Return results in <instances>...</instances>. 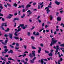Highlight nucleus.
<instances>
[{
	"label": "nucleus",
	"mask_w": 64,
	"mask_h": 64,
	"mask_svg": "<svg viewBox=\"0 0 64 64\" xmlns=\"http://www.w3.org/2000/svg\"><path fill=\"white\" fill-rule=\"evenodd\" d=\"M52 41L51 42V44H50V46H52L53 45H54L55 44H56L57 42V40H55L54 38H52Z\"/></svg>",
	"instance_id": "f257e3e1"
},
{
	"label": "nucleus",
	"mask_w": 64,
	"mask_h": 64,
	"mask_svg": "<svg viewBox=\"0 0 64 64\" xmlns=\"http://www.w3.org/2000/svg\"><path fill=\"white\" fill-rule=\"evenodd\" d=\"M21 30V28H19L18 29V30H16L15 33H14V35H15L16 36H18V34H17L18 33V32H19Z\"/></svg>",
	"instance_id": "f03ea898"
},
{
	"label": "nucleus",
	"mask_w": 64,
	"mask_h": 64,
	"mask_svg": "<svg viewBox=\"0 0 64 64\" xmlns=\"http://www.w3.org/2000/svg\"><path fill=\"white\" fill-rule=\"evenodd\" d=\"M46 13L47 14H48L49 12H50V10H49V8L47 7L46 8H45V10H46Z\"/></svg>",
	"instance_id": "7ed1b4c3"
},
{
	"label": "nucleus",
	"mask_w": 64,
	"mask_h": 64,
	"mask_svg": "<svg viewBox=\"0 0 64 64\" xmlns=\"http://www.w3.org/2000/svg\"><path fill=\"white\" fill-rule=\"evenodd\" d=\"M9 15H10V16H6V19H8H8H10L11 18V17H12L13 16V14H9Z\"/></svg>",
	"instance_id": "20e7f679"
},
{
	"label": "nucleus",
	"mask_w": 64,
	"mask_h": 64,
	"mask_svg": "<svg viewBox=\"0 0 64 64\" xmlns=\"http://www.w3.org/2000/svg\"><path fill=\"white\" fill-rule=\"evenodd\" d=\"M12 34H10L9 33V38H10L11 39H12Z\"/></svg>",
	"instance_id": "39448f33"
},
{
	"label": "nucleus",
	"mask_w": 64,
	"mask_h": 64,
	"mask_svg": "<svg viewBox=\"0 0 64 64\" xmlns=\"http://www.w3.org/2000/svg\"><path fill=\"white\" fill-rule=\"evenodd\" d=\"M27 12H29V15H27V16L28 17L29 16V15L30 14H32V12H31V11L30 10H28L27 11Z\"/></svg>",
	"instance_id": "423d86ee"
},
{
	"label": "nucleus",
	"mask_w": 64,
	"mask_h": 64,
	"mask_svg": "<svg viewBox=\"0 0 64 64\" xmlns=\"http://www.w3.org/2000/svg\"><path fill=\"white\" fill-rule=\"evenodd\" d=\"M35 53V51H32V55L34 57L36 56V54Z\"/></svg>",
	"instance_id": "0eeeda50"
},
{
	"label": "nucleus",
	"mask_w": 64,
	"mask_h": 64,
	"mask_svg": "<svg viewBox=\"0 0 64 64\" xmlns=\"http://www.w3.org/2000/svg\"><path fill=\"white\" fill-rule=\"evenodd\" d=\"M55 3L58 5H60V2H58V1H56L55 2Z\"/></svg>",
	"instance_id": "6e6552de"
},
{
	"label": "nucleus",
	"mask_w": 64,
	"mask_h": 64,
	"mask_svg": "<svg viewBox=\"0 0 64 64\" xmlns=\"http://www.w3.org/2000/svg\"><path fill=\"white\" fill-rule=\"evenodd\" d=\"M16 20H19V18H14V20H13V22H15V21Z\"/></svg>",
	"instance_id": "1a4fd4ad"
},
{
	"label": "nucleus",
	"mask_w": 64,
	"mask_h": 64,
	"mask_svg": "<svg viewBox=\"0 0 64 64\" xmlns=\"http://www.w3.org/2000/svg\"><path fill=\"white\" fill-rule=\"evenodd\" d=\"M0 59H2V60H4V61L6 62V58H5V59L2 58V56L0 57Z\"/></svg>",
	"instance_id": "9d476101"
},
{
	"label": "nucleus",
	"mask_w": 64,
	"mask_h": 64,
	"mask_svg": "<svg viewBox=\"0 0 64 64\" xmlns=\"http://www.w3.org/2000/svg\"><path fill=\"white\" fill-rule=\"evenodd\" d=\"M57 20L58 21H61V18L60 17H58L57 18Z\"/></svg>",
	"instance_id": "9b49d317"
},
{
	"label": "nucleus",
	"mask_w": 64,
	"mask_h": 64,
	"mask_svg": "<svg viewBox=\"0 0 64 64\" xmlns=\"http://www.w3.org/2000/svg\"><path fill=\"white\" fill-rule=\"evenodd\" d=\"M8 53L9 54H10V53H13L12 50H10V51H9L8 52Z\"/></svg>",
	"instance_id": "f8f14e48"
},
{
	"label": "nucleus",
	"mask_w": 64,
	"mask_h": 64,
	"mask_svg": "<svg viewBox=\"0 0 64 64\" xmlns=\"http://www.w3.org/2000/svg\"><path fill=\"white\" fill-rule=\"evenodd\" d=\"M8 60H10V61L11 60H13V61H14V59H12V58H11V57H9V58H8Z\"/></svg>",
	"instance_id": "ddd939ff"
},
{
	"label": "nucleus",
	"mask_w": 64,
	"mask_h": 64,
	"mask_svg": "<svg viewBox=\"0 0 64 64\" xmlns=\"http://www.w3.org/2000/svg\"><path fill=\"white\" fill-rule=\"evenodd\" d=\"M38 49L39 50H38V53H40V51H41V48L39 47Z\"/></svg>",
	"instance_id": "4468645a"
},
{
	"label": "nucleus",
	"mask_w": 64,
	"mask_h": 64,
	"mask_svg": "<svg viewBox=\"0 0 64 64\" xmlns=\"http://www.w3.org/2000/svg\"><path fill=\"white\" fill-rule=\"evenodd\" d=\"M13 6L15 7H17L18 5L16 3H15L14 4Z\"/></svg>",
	"instance_id": "2eb2a0df"
},
{
	"label": "nucleus",
	"mask_w": 64,
	"mask_h": 64,
	"mask_svg": "<svg viewBox=\"0 0 64 64\" xmlns=\"http://www.w3.org/2000/svg\"><path fill=\"white\" fill-rule=\"evenodd\" d=\"M10 30V29L9 28H7L6 30H5V32H8Z\"/></svg>",
	"instance_id": "dca6fc26"
},
{
	"label": "nucleus",
	"mask_w": 64,
	"mask_h": 64,
	"mask_svg": "<svg viewBox=\"0 0 64 64\" xmlns=\"http://www.w3.org/2000/svg\"><path fill=\"white\" fill-rule=\"evenodd\" d=\"M50 20H52V19H53V18L52 17V16H50Z\"/></svg>",
	"instance_id": "f3484780"
},
{
	"label": "nucleus",
	"mask_w": 64,
	"mask_h": 64,
	"mask_svg": "<svg viewBox=\"0 0 64 64\" xmlns=\"http://www.w3.org/2000/svg\"><path fill=\"white\" fill-rule=\"evenodd\" d=\"M48 54V56H52V53L51 52H50V54Z\"/></svg>",
	"instance_id": "a211bd4d"
},
{
	"label": "nucleus",
	"mask_w": 64,
	"mask_h": 64,
	"mask_svg": "<svg viewBox=\"0 0 64 64\" xmlns=\"http://www.w3.org/2000/svg\"><path fill=\"white\" fill-rule=\"evenodd\" d=\"M6 52H2V56H4V54H6Z\"/></svg>",
	"instance_id": "6ab92c4d"
},
{
	"label": "nucleus",
	"mask_w": 64,
	"mask_h": 64,
	"mask_svg": "<svg viewBox=\"0 0 64 64\" xmlns=\"http://www.w3.org/2000/svg\"><path fill=\"white\" fill-rule=\"evenodd\" d=\"M31 6V5L28 4L26 6V8H28V7H30Z\"/></svg>",
	"instance_id": "aec40b11"
},
{
	"label": "nucleus",
	"mask_w": 64,
	"mask_h": 64,
	"mask_svg": "<svg viewBox=\"0 0 64 64\" xmlns=\"http://www.w3.org/2000/svg\"><path fill=\"white\" fill-rule=\"evenodd\" d=\"M0 8L1 9H2L3 8L2 6V4H0Z\"/></svg>",
	"instance_id": "412c9836"
},
{
	"label": "nucleus",
	"mask_w": 64,
	"mask_h": 64,
	"mask_svg": "<svg viewBox=\"0 0 64 64\" xmlns=\"http://www.w3.org/2000/svg\"><path fill=\"white\" fill-rule=\"evenodd\" d=\"M28 56L30 58H32V55L31 53H30L29 54Z\"/></svg>",
	"instance_id": "4be33fe9"
},
{
	"label": "nucleus",
	"mask_w": 64,
	"mask_h": 64,
	"mask_svg": "<svg viewBox=\"0 0 64 64\" xmlns=\"http://www.w3.org/2000/svg\"><path fill=\"white\" fill-rule=\"evenodd\" d=\"M14 38L15 39H16L17 40H18L19 39V38L16 36H14Z\"/></svg>",
	"instance_id": "5701e85b"
},
{
	"label": "nucleus",
	"mask_w": 64,
	"mask_h": 64,
	"mask_svg": "<svg viewBox=\"0 0 64 64\" xmlns=\"http://www.w3.org/2000/svg\"><path fill=\"white\" fill-rule=\"evenodd\" d=\"M25 14H23V16H21V18H24V17H25Z\"/></svg>",
	"instance_id": "b1692460"
},
{
	"label": "nucleus",
	"mask_w": 64,
	"mask_h": 64,
	"mask_svg": "<svg viewBox=\"0 0 64 64\" xmlns=\"http://www.w3.org/2000/svg\"><path fill=\"white\" fill-rule=\"evenodd\" d=\"M43 59H42L40 60V62L42 64H43V63H44V61H43Z\"/></svg>",
	"instance_id": "393cba45"
},
{
	"label": "nucleus",
	"mask_w": 64,
	"mask_h": 64,
	"mask_svg": "<svg viewBox=\"0 0 64 64\" xmlns=\"http://www.w3.org/2000/svg\"><path fill=\"white\" fill-rule=\"evenodd\" d=\"M63 59L62 58H60V60H58V61H59L60 62L62 61Z\"/></svg>",
	"instance_id": "a878e982"
},
{
	"label": "nucleus",
	"mask_w": 64,
	"mask_h": 64,
	"mask_svg": "<svg viewBox=\"0 0 64 64\" xmlns=\"http://www.w3.org/2000/svg\"><path fill=\"white\" fill-rule=\"evenodd\" d=\"M8 62H6V64H11V62L10 61L8 60Z\"/></svg>",
	"instance_id": "bb28decb"
},
{
	"label": "nucleus",
	"mask_w": 64,
	"mask_h": 64,
	"mask_svg": "<svg viewBox=\"0 0 64 64\" xmlns=\"http://www.w3.org/2000/svg\"><path fill=\"white\" fill-rule=\"evenodd\" d=\"M40 34L39 32H37L36 33V34H35V35L36 36H39V35Z\"/></svg>",
	"instance_id": "cd10ccee"
},
{
	"label": "nucleus",
	"mask_w": 64,
	"mask_h": 64,
	"mask_svg": "<svg viewBox=\"0 0 64 64\" xmlns=\"http://www.w3.org/2000/svg\"><path fill=\"white\" fill-rule=\"evenodd\" d=\"M3 48L4 49H7V46H3Z\"/></svg>",
	"instance_id": "c85d7f7f"
},
{
	"label": "nucleus",
	"mask_w": 64,
	"mask_h": 64,
	"mask_svg": "<svg viewBox=\"0 0 64 64\" xmlns=\"http://www.w3.org/2000/svg\"><path fill=\"white\" fill-rule=\"evenodd\" d=\"M20 27H21L22 28V27H23L24 26V24H20Z\"/></svg>",
	"instance_id": "c756f323"
},
{
	"label": "nucleus",
	"mask_w": 64,
	"mask_h": 64,
	"mask_svg": "<svg viewBox=\"0 0 64 64\" xmlns=\"http://www.w3.org/2000/svg\"><path fill=\"white\" fill-rule=\"evenodd\" d=\"M4 51L5 52H6L8 51V50L7 49V48L5 49L4 50Z\"/></svg>",
	"instance_id": "7c9ffc66"
},
{
	"label": "nucleus",
	"mask_w": 64,
	"mask_h": 64,
	"mask_svg": "<svg viewBox=\"0 0 64 64\" xmlns=\"http://www.w3.org/2000/svg\"><path fill=\"white\" fill-rule=\"evenodd\" d=\"M58 50H59V49H56V53H57L58 52Z\"/></svg>",
	"instance_id": "2f4dec72"
},
{
	"label": "nucleus",
	"mask_w": 64,
	"mask_h": 64,
	"mask_svg": "<svg viewBox=\"0 0 64 64\" xmlns=\"http://www.w3.org/2000/svg\"><path fill=\"white\" fill-rule=\"evenodd\" d=\"M19 46V44H18V43H16V46H18V47Z\"/></svg>",
	"instance_id": "473e14b6"
},
{
	"label": "nucleus",
	"mask_w": 64,
	"mask_h": 64,
	"mask_svg": "<svg viewBox=\"0 0 64 64\" xmlns=\"http://www.w3.org/2000/svg\"><path fill=\"white\" fill-rule=\"evenodd\" d=\"M20 41H22L23 40V39H22V38H20Z\"/></svg>",
	"instance_id": "72a5a7b5"
},
{
	"label": "nucleus",
	"mask_w": 64,
	"mask_h": 64,
	"mask_svg": "<svg viewBox=\"0 0 64 64\" xmlns=\"http://www.w3.org/2000/svg\"><path fill=\"white\" fill-rule=\"evenodd\" d=\"M24 47L25 49L26 48V46L25 45H24Z\"/></svg>",
	"instance_id": "f704fd0d"
},
{
	"label": "nucleus",
	"mask_w": 64,
	"mask_h": 64,
	"mask_svg": "<svg viewBox=\"0 0 64 64\" xmlns=\"http://www.w3.org/2000/svg\"><path fill=\"white\" fill-rule=\"evenodd\" d=\"M38 21L39 23H41L42 22V20H40L38 19Z\"/></svg>",
	"instance_id": "c9c22d12"
},
{
	"label": "nucleus",
	"mask_w": 64,
	"mask_h": 64,
	"mask_svg": "<svg viewBox=\"0 0 64 64\" xmlns=\"http://www.w3.org/2000/svg\"><path fill=\"white\" fill-rule=\"evenodd\" d=\"M30 32H28L27 35L28 36H30Z\"/></svg>",
	"instance_id": "e433bc0d"
},
{
	"label": "nucleus",
	"mask_w": 64,
	"mask_h": 64,
	"mask_svg": "<svg viewBox=\"0 0 64 64\" xmlns=\"http://www.w3.org/2000/svg\"><path fill=\"white\" fill-rule=\"evenodd\" d=\"M42 59L43 60H44V61H48V60L46 59Z\"/></svg>",
	"instance_id": "4c0bfd02"
},
{
	"label": "nucleus",
	"mask_w": 64,
	"mask_h": 64,
	"mask_svg": "<svg viewBox=\"0 0 64 64\" xmlns=\"http://www.w3.org/2000/svg\"><path fill=\"white\" fill-rule=\"evenodd\" d=\"M21 8H24L25 7L24 6V5H22L21 6Z\"/></svg>",
	"instance_id": "58836bf2"
},
{
	"label": "nucleus",
	"mask_w": 64,
	"mask_h": 64,
	"mask_svg": "<svg viewBox=\"0 0 64 64\" xmlns=\"http://www.w3.org/2000/svg\"><path fill=\"white\" fill-rule=\"evenodd\" d=\"M0 28L2 29L3 30H4L5 29L4 28H3V27L2 26H0Z\"/></svg>",
	"instance_id": "ea45409f"
},
{
	"label": "nucleus",
	"mask_w": 64,
	"mask_h": 64,
	"mask_svg": "<svg viewBox=\"0 0 64 64\" xmlns=\"http://www.w3.org/2000/svg\"><path fill=\"white\" fill-rule=\"evenodd\" d=\"M10 47L12 48H14V46H12L10 44Z\"/></svg>",
	"instance_id": "a19ab883"
},
{
	"label": "nucleus",
	"mask_w": 64,
	"mask_h": 64,
	"mask_svg": "<svg viewBox=\"0 0 64 64\" xmlns=\"http://www.w3.org/2000/svg\"><path fill=\"white\" fill-rule=\"evenodd\" d=\"M6 23H2V26H4V24H6Z\"/></svg>",
	"instance_id": "79ce46f5"
},
{
	"label": "nucleus",
	"mask_w": 64,
	"mask_h": 64,
	"mask_svg": "<svg viewBox=\"0 0 64 64\" xmlns=\"http://www.w3.org/2000/svg\"><path fill=\"white\" fill-rule=\"evenodd\" d=\"M2 43L3 44H4V45H6V44L4 43V42H2Z\"/></svg>",
	"instance_id": "37998d69"
},
{
	"label": "nucleus",
	"mask_w": 64,
	"mask_h": 64,
	"mask_svg": "<svg viewBox=\"0 0 64 64\" xmlns=\"http://www.w3.org/2000/svg\"><path fill=\"white\" fill-rule=\"evenodd\" d=\"M26 11V10H25L24 9H22V12H25Z\"/></svg>",
	"instance_id": "c03bdc74"
},
{
	"label": "nucleus",
	"mask_w": 64,
	"mask_h": 64,
	"mask_svg": "<svg viewBox=\"0 0 64 64\" xmlns=\"http://www.w3.org/2000/svg\"><path fill=\"white\" fill-rule=\"evenodd\" d=\"M7 4L8 6H9L10 7H11V5L9 4L8 3H7Z\"/></svg>",
	"instance_id": "a18cd8bd"
},
{
	"label": "nucleus",
	"mask_w": 64,
	"mask_h": 64,
	"mask_svg": "<svg viewBox=\"0 0 64 64\" xmlns=\"http://www.w3.org/2000/svg\"><path fill=\"white\" fill-rule=\"evenodd\" d=\"M36 59V57H34V58L33 59H32V60L34 61V60Z\"/></svg>",
	"instance_id": "49530a36"
},
{
	"label": "nucleus",
	"mask_w": 64,
	"mask_h": 64,
	"mask_svg": "<svg viewBox=\"0 0 64 64\" xmlns=\"http://www.w3.org/2000/svg\"><path fill=\"white\" fill-rule=\"evenodd\" d=\"M22 29H25L26 27V26H23L22 28Z\"/></svg>",
	"instance_id": "de8ad7c7"
},
{
	"label": "nucleus",
	"mask_w": 64,
	"mask_h": 64,
	"mask_svg": "<svg viewBox=\"0 0 64 64\" xmlns=\"http://www.w3.org/2000/svg\"><path fill=\"white\" fill-rule=\"evenodd\" d=\"M45 52L46 53H49V52L48 51H47V50H45Z\"/></svg>",
	"instance_id": "09e8293b"
},
{
	"label": "nucleus",
	"mask_w": 64,
	"mask_h": 64,
	"mask_svg": "<svg viewBox=\"0 0 64 64\" xmlns=\"http://www.w3.org/2000/svg\"><path fill=\"white\" fill-rule=\"evenodd\" d=\"M32 49L34 50L36 49V48L34 46H32Z\"/></svg>",
	"instance_id": "8fccbe9b"
},
{
	"label": "nucleus",
	"mask_w": 64,
	"mask_h": 64,
	"mask_svg": "<svg viewBox=\"0 0 64 64\" xmlns=\"http://www.w3.org/2000/svg\"><path fill=\"white\" fill-rule=\"evenodd\" d=\"M60 46H63L64 47V44H61L60 45Z\"/></svg>",
	"instance_id": "3c124183"
},
{
	"label": "nucleus",
	"mask_w": 64,
	"mask_h": 64,
	"mask_svg": "<svg viewBox=\"0 0 64 64\" xmlns=\"http://www.w3.org/2000/svg\"><path fill=\"white\" fill-rule=\"evenodd\" d=\"M4 37H8V35L7 34H5L4 35Z\"/></svg>",
	"instance_id": "603ef678"
},
{
	"label": "nucleus",
	"mask_w": 64,
	"mask_h": 64,
	"mask_svg": "<svg viewBox=\"0 0 64 64\" xmlns=\"http://www.w3.org/2000/svg\"><path fill=\"white\" fill-rule=\"evenodd\" d=\"M44 3V2H42L41 4H40V3H38V4H40V5H42Z\"/></svg>",
	"instance_id": "864d4df0"
},
{
	"label": "nucleus",
	"mask_w": 64,
	"mask_h": 64,
	"mask_svg": "<svg viewBox=\"0 0 64 64\" xmlns=\"http://www.w3.org/2000/svg\"><path fill=\"white\" fill-rule=\"evenodd\" d=\"M0 16H3V15L1 13H0Z\"/></svg>",
	"instance_id": "5fc2aeb1"
},
{
	"label": "nucleus",
	"mask_w": 64,
	"mask_h": 64,
	"mask_svg": "<svg viewBox=\"0 0 64 64\" xmlns=\"http://www.w3.org/2000/svg\"><path fill=\"white\" fill-rule=\"evenodd\" d=\"M40 6L39 5L38 6V9H40Z\"/></svg>",
	"instance_id": "6e6d98bb"
},
{
	"label": "nucleus",
	"mask_w": 64,
	"mask_h": 64,
	"mask_svg": "<svg viewBox=\"0 0 64 64\" xmlns=\"http://www.w3.org/2000/svg\"><path fill=\"white\" fill-rule=\"evenodd\" d=\"M46 32H49V30H46Z\"/></svg>",
	"instance_id": "4d7b16f0"
},
{
	"label": "nucleus",
	"mask_w": 64,
	"mask_h": 64,
	"mask_svg": "<svg viewBox=\"0 0 64 64\" xmlns=\"http://www.w3.org/2000/svg\"><path fill=\"white\" fill-rule=\"evenodd\" d=\"M8 42V40H6L5 41V44H7V42Z\"/></svg>",
	"instance_id": "13d9d810"
},
{
	"label": "nucleus",
	"mask_w": 64,
	"mask_h": 64,
	"mask_svg": "<svg viewBox=\"0 0 64 64\" xmlns=\"http://www.w3.org/2000/svg\"><path fill=\"white\" fill-rule=\"evenodd\" d=\"M40 46L42 47H43V46H44V45L43 44H40Z\"/></svg>",
	"instance_id": "bf43d9fd"
},
{
	"label": "nucleus",
	"mask_w": 64,
	"mask_h": 64,
	"mask_svg": "<svg viewBox=\"0 0 64 64\" xmlns=\"http://www.w3.org/2000/svg\"><path fill=\"white\" fill-rule=\"evenodd\" d=\"M9 56V55H8V54H6L5 56V57H8Z\"/></svg>",
	"instance_id": "052dcab7"
},
{
	"label": "nucleus",
	"mask_w": 64,
	"mask_h": 64,
	"mask_svg": "<svg viewBox=\"0 0 64 64\" xmlns=\"http://www.w3.org/2000/svg\"><path fill=\"white\" fill-rule=\"evenodd\" d=\"M21 61L23 63L24 62V60H21Z\"/></svg>",
	"instance_id": "680f3d73"
},
{
	"label": "nucleus",
	"mask_w": 64,
	"mask_h": 64,
	"mask_svg": "<svg viewBox=\"0 0 64 64\" xmlns=\"http://www.w3.org/2000/svg\"><path fill=\"white\" fill-rule=\"evenodd\" d=\"M48 8H52V6H48Z\"/></svg>",
	"instance_id": "e2e57ef3"
},
{
	"label": "nucleus",
	"mask_w": 64,
	"mask_h": 64,
	"mask_svg": "<svg viewBox=\"0 0 64 64\" xmlns=\"http://www.w3.org/2000/svg\"><path fill=\"white\" fill-rule=\"evenodd\" d=\"M45 25L44 24V23H43L42 24V27L44 26Z\"/></svg>",
	"instance_id": "0e129e2a"
},
{
	"label": "nucleus",
	"mask_w": 64,
	"mask_h": 64,
	"mask_svg": "<svg viewBox=\"0 0 64 64\" xmlns=\"http://www.w3.org/2000/svg\"><path fill=\"white\" fill-rule=\"evenodd\" d=\"M59 30L58 29H56V31L57 32H58Z\"/></svg>",
	"instance_id": "69168bd1"
},
{
	"label": "nucleus",
	"mask_w": 64,
	"mask_h": 64,
	"mask_svg": "<svg viewBox=\"0 0 64 64\" xmlns=\"http://www.w3.org/2000/svg\"><path fill=\"white\" fill-rule=\"evenodd\" d=\"M4 7L6 8H7V5L6 4H4Z\"/></svg>",
	"instance_id": "338daca9"
},
{
	"label": "nucleus",
	"mask_w": 64,
	"mask_h": 64,
	"mask_svg": "<svg viewBox=\"0 0 64 64\" xmlns=\"http://www.w3.org/2000/svg\"><path fill=\"white\" fill-rule=\"evenodd\" d=\"M15 49H16V50H18V49H19V48L18 47V48H17V47H16L15 48Z\"/></svg>",
	"instance_id": "774afa93"
}]
</instances>
